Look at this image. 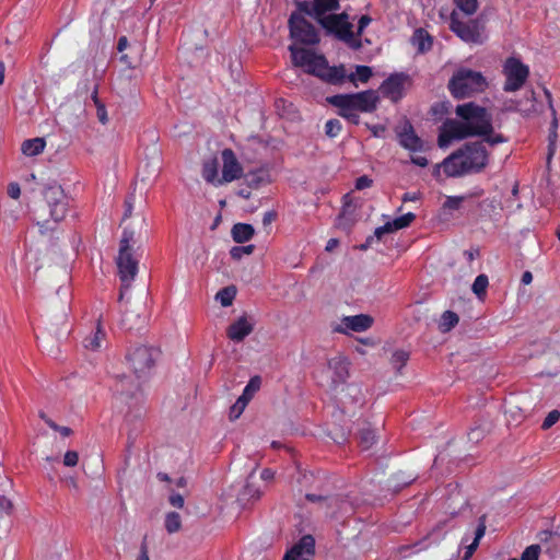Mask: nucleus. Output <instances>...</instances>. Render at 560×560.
<instances>
[{"instance_id":"obj_1","label":"nucleus","mask_w":560,"mask_h":560,"mask_svg":"<svg viewBox=\"0 0 560 560\" xmlns=\"http://www.w3.org/2000/svg\"><path fill=\"white\" fill-rule=\"evenodd\" d=\"M489 161V153L482 142L465 143L436 165L447 177H462L467 174L480 173Z\"/></svg>"},{"instance_id":"obj_2","label":"nucleus","mask_w":560,"mask_h":560,"mask_svg":"<svg viewBox=\"0 0 560 560\" xmlns=\"http://www.w3.org/2000/svg\"><path fill=\"white\" fill-rule=\"evenodd\" d=\"M455 114L459 119L451 124V130L458 139L472 138L493 130L492 115L486 107L474 102L457 105Z\"/></svg>"},{"instance_id":"obj_3","label":"nucleus","mask_w":560,"mask_h":560,"mask_svg":"<svg viewBox=\"0 0 560 560\" xmlns=\"http://www.w3.org/2000/svg\"><path fill=\"white\" fill-rule=\"evenodd\" d=\"M43 196L44 202L33 211L34 219L42 229L51 230L50 221L59 223L66 218L69 201L62 187L57 183L48 184L43 190Z\"/></svg>"},{"instance_id":"obj_4","label":"nucleus","mask_w":560,"mask_h":560,"mask_svg":"<svg viewBox=\"0 0 560 560\" xmlns=\"http://www.w3.org/2000/svg\"><path fill=\"white\" fill-rule=\"evenodd\" d=\"M487 88L486 77L480 71L466 67L455 70L447 84L450 93L457 100L472 97L485 92Z\"/></svg>"},{"instance_id":"obj_5","label":"nucleus","mask_w":560,"mask_h":560,"mask_svg":"<svg viewBox=\"0 0 560 560\" xmlns=\"http://www.w3.org/2000/svg\"><path fill=\"white\" fill-rule=\"evenodd\" d=\"M135 230L125 228L119 245L117 268L121 281L120 299L124 298L122 290L130 287L138 272V260L133 257L131 244L135 242Z\"/></svg>"},{"instance_id":"obj_6","label":"nucleus","mask_w":560,"mask_h":560,"mask_svg":"<svg viewBox=\"0 0 560 560\" xmlns=\"http://www.w3.org/2000/svg\"><path fill=\"white\" fill-rule=\"evenodd\" d=\"M335 107H349L361 113H373L378 105L380 97L376 91L366 90L352 94H337L327 98Z\"/></svg>"},{"instance_id":"obj_7","label":"nucleus","mask_w":560,"mask_h":560,"mask_svg":"<svg viewBox=\"0 0 560 560\" xmlns=\"http://www.w3.org/2000/svg\"><path fill=\"white\" fill-rule=\"evenodd\" d=\"M350 362L343 355H336L328 360L327 365L317 375L318 384L330 390L337 389L348 380Z\"/></svg>"},{"instance_id":"obj_8","label":"nucleus","mask_w":560,"mask_h":560,"mask_svg":"<svg viewBox=\"0 0 560 560\" xmlns=\"http://www.w3.org/2000/svg\"><path fill=\"white\" fill-rule=\"evenodd\" d=\"M450 28L463 42L468 44L480 45L487 39L485 25L479 20L460 21L456 11L451 13Z\"/></svg>"},{"instance_id":"obj_9","label":"nucleus","mask_w":560,"mask_h":560,"mask_svg":"<svg viewBox=\"0 0 560 560\" xmlns=\"http://www.w3.org/2000/svg\"><path fill=\"white\" fill-rule=\"evenodd\" d=\"M327 33L334 34L338 39L345 42L353 49L361 48V40L354 38L352 24L348 21L347 13L329 14L319 23Z\"/></svg>"},{"instance_id":"obj_10","label":"nucleus","mask_w":560,"mask_h":560,"mask_svg":"<svg viewBox=\"0 0 560 560\" xmlns=\"http://www.w3.org/2000/svg\"><path fill=\"white\" fill-rule=\"evenodd\" d=\"M158 351L144 345H138L127 353V361L138 378L149 375L154 366Z\"/></svg>"},{"instance_id":"obj_11","label":"nucleus","mask_w":560,"mask_h":560,"mask_svg":"<svg viewBox=\"0 0 560 560\" xmlns=\"http://www.w3.org/2000/svg\"><path fill=\"white\" fill-rule=\"evenodd\" d=\"M505 82L503 90L505 92H515L523 88L529 77V68L518 58L510 57L505 60L502 70Z\"/></svg>"},{"instance_id":"obj_12","label":"nucleus","mask_w":560,"mask_h":560,"mask_svg":"<svg viewBox=\"0 0 560 560\" xmlns=\"http://www.w3.org/2000/svg\"><path fill=\"white\" fill-rule=\"evenodd\" d=\"M289 50L295 67L304 68L307 73L319 78L326 62L323 55H317L310 49L300 48L295 45L289 46Z\"/></svg>"},{"instance_id":"obj_13","label":"nucleus","mask_w":560,"mask_h":560,"mask_svg":"<svg viewBox=\"0 0 560 560\" xmlns=\"http://www.w3.org/2000/svg\"><path fill=\"white\" fill-rule=\"evenodd\" d=\"M289 50L295 67L304 68L307 73L319 78L326 62L323 55H317L310 49L300 48L295 45L289 46Z\"/></svg>"},{"instance_id":"obj_14","label":"nucleus","mask_w":560,"mask_h":560,"mask_svg":"<svg viewBox=\"0 0 560 560\" xmlns=\"http://www.w3.org/2000/svg\"><path fill=\"white\" fill-rule=\"evenodd\" d=\"M289 28L290 35L295 42L305 45H315L319 42V36L314 25L299 13L291 14Z\"/></svg>"},{"instance_id":"obj_15","label":"nucleus","mask_w":560,"mask_h":560,"mask_svg":"<svg viewBox=\"0 0 560 560\" xmlns=\"http://www.w3.org/2000/svg\"><path fill=\"white\" fill-rule=\"evenodd\" d=\"M407 80V74L394 73L381 84L380 91L384 97L398 102L405 94V83Z\"/></svg>"},{"instance_id":"obj_16","label":"nucleus","mask_w":560,"mask_h":560,"mask_svg":"<svg viewBox=\"0 0 560 560\" xmlns=\"http://www.w3.org/2000/svg\"><path fill=\"white\" fill-rule=\"evenodd\" d=\"M221 156L223 166L220 182L225 184L241 178L243 176V167L233 150L224 149L221 153Z\"/></svg>"},{"instance_id":"obj_17","label":"nucleus","mask_w":560,"mask_h":560,"mask_svg":"<svg viewBox=\"0 0 560 560\" xmlns=\"http://www.w3.org/2000/svg\"><path fill=\"white\" fill-rule=\"evenodd\" d=\"M373 325V318L368 314L345 316L341 323L334 328V331L349 334L350 331L362 332L370 329Z\"/></svg>"},{"instance_id":"obj_18","label":"nucleus","mask_w":560,"mask_h":560,"mask_svg":"<svg viewBox=\"0 0 560 560\" xmlns=\"http://www.w3.org/2000/svg\"><path fill=\"white\" fill-rule=\"evenodd\" d=\"M300 9L320 23V20L327 19L329 14H334L332 12L339 9V2L338 0H314L311 5L300 3Z\"/></svg>"},{"instance_id":"obj_19","label":"nucleus","mask_w":560,"mask_h":560,"mask_svg":"<svg viewBox=\"0 0 560 560\" xmlns=\"http://www.w3.org/2000/svg\"><path fill=\"white\" fill-rule=\"evenodd\" d=\"M315 552V540L311 535L303 536L283 557V560H311Z\"/></svg>"},{"instance_id":"obj_20","label":"nucleus","mask_w":560,"mask_h":560,"mask_svg":"<svg viewBox=\"0 0 560 560\" xmlns=\"http://www.w3.org/2000/svg\"><path fill=\"white\" fill-rule=\"evenodd\" d=\"M539 544L542 555H547L550 559L560 558V535L557 533L544 530L539 533Z\"/></svg>"},{"instance_id":"obj_21","label":"nucleus","mask_w":560,"mask_h":560,"mask_svg":"<svg viewBox=\"0 0 560 560\" xmlns=\"http://www.w3.org/2000/svg\"><path fill=\"white\" fill-rule=\"evenodd\" d=\"M254 330V323L247 316H241L228 328V337L235 342L243 341Z\"/></svg>"},{"instance_id":"obj_22","label":"nucleus","mask_w":560,"mask_h":560,"mask_svg":"<svg viewBox=\"0 0 560 560\" xmlns=\"http://www.w3.org/2000/svg\"><path fill=\"white\" fill-rule=\"evenodd\" d=\"M399 144L409 151H421L423 141L416 135L411 124L406 122L398 132Z\"/></svg>"},{"instance_id":"obj_23","label":"nucleus","mask_w":560,"mask_h":560,"mask_svg":"<svg viewBox=\"0 0 560 560\" xmlns=\"http://www.w3.org/2000/svg\"><path fill=\"white\" fill-rule=\"evenodd\" d=\"M306 499L311 502L325 501L328 508H334L336 512L348 513L352 510L351 504L341 495L323 498L313 493L306 494Z\"/></svg>"},{"instance_id":"obj_24","label":"nucleus","mask_w":560,"mask_h":560,"mask_svg":"<svg viewBox=\"0 0 560 560\" xmlns=\"http://www.w3.org/2000/svg\"><path fill=\"white\" fill-rule=\"evenodd\" d=\"M347 77L345 66L340 65L330 67L326 61L319 79L330 84H340L345 79H347Z\"/></svg>"},{"instance_id":"obj_25","label":"nucleus","mask_w":560,"mask_h":560,"mask_svg":"<svg viewBox=\"0 0 560 560\" xmlns=\"http://www.w3.org/2000/svg\"><path fill=\"white\" fill-rule=\"evenodd\" d=\"M218 160L217 158H211L203 162L202 164V177L203 179L212 184L214 186H221L223 183L220 182L219 173H218Z\"/></svg>"},{"instance_id":"obj_26","label":"nucleus","mask_w":560,"mask_h":560,"mask_svg":"<svg viewBox=\"0 0 560 560\" xmlns=\"http://www.w3.org/2000/svg\"><path fill=\"white\" fill-rule=\"evenodd\" d=\"M515 109L524 116H532L540 113V108L536 102L535 92L530 91L526 93L524 100L516 103Z\"/></svg>"},{"instance_id":"obj_27","label":"nucleus","mask_w":560,"mask_h":560,"mask_svg":"<svg viewBox=\"0 0 560 560\" xmlns=\"http://www.w3.org/2000/svg\"><path fill=\"white\" fill-rule=\"evenodd\" d=\"M411 42L418 52L421 54L430 50L432 47V37L423 28L415 31Z\"/></svg>"},{"instance_id":"obj_28","label":"nucleus","mask_w":560,"mask_h":560,"mask_svg":"<svg viewBox=\"0 0 560 560\" xmlns=\"http://www.w3.org/2000/svg\"><path fill=\"white\" fill-rule=\"evenodd\" d=\"M486 528H487L486 515H481L479 517L478 526L475 530L474 540L466 547L467 550H466L465 557H464L465 560H468L472 556L475 550L478 548L480 539L485 536Z\"/></svg>"},{"instance_id":"obj_29","label":"nucleus","mask_w":560,"mask_h":560,"mask_svg":"<svg viewBox=\"0 0 560 560\" xmlns=\"http://www.w3.org/2000/svg\"><path fill=\"white\" fill-rule=\"evenodd\" d=\"M231 233L234 242L245 243L253 237L255 230L250 224L236 223L233 225Z\"/></svg>"},{"instance_id":"obj_30","label":"nucleus","mask_w":560,"mask_h":560,"mask_svg":"<svg viewBox=\"0 0 560 560\" xmlns=\"http://www.w3.org/2000/svg\"><path fill=\"white\" fill-rule=\"evenodd\" d=\"M46 142L43 138H33L25 140L21 145V151L26 156H36L45 149Z\"/></svg>"},{"instance_id":"obj_31","label":"nucleus","mask_w":560,"mask_h":560,"mask_svg":"<svg viewBox=\"0 0 560 560\" xmlns=\"http://www.w3.org/2000/svg\"><path fill=\"white\" fill-rule=\"evenodd\" d=\"M105 335L106 334H105L103 327L101 326V323L98 322L96 330L92 335L84 338V340H83L84 348L92 350V351L100 350L102 348Z\"/></svg>"},{"instance_id":"obj_32","label":"nucleus","mask_w":560,"mask_h":560,"mask_svg":"<svg viewBox=\"0 0 560 560\" xmlns=\"http://www.w3.org/2000/svg\"><path fill=\"white\" fill-rule=\"evenodd\" d=\"M255 470H253L246 481V485L244 486L243 490L240 492L237 500L242 503L249 502L252 500H258L261 495V491L249 482V479L253 477Z\"/></svg>"},{"instance_id":"obj_33","label":"nucleus","mask_w":560,"mask_h":560,"mask_svg":"<svg viewBox=\"0 0 560 560\" xmlns=\"http://www.w3.org/2000/svg\"><path fill=\"white\" fill-rule=\"evenodd\" d=\"M244 180L249 188L257 189L268 180V174L262 170L248 172L244 175Z\"/></svg>"},{"instance_id":"obj_34","label":"nucleus","mask_w":560,"mask_h":560,"mask_svg":"<svg viewBox=\"0 0 560 560\" xmlns=\"http://www.w3.org/2000/svg\"><path fill=\"white\" fill-rule=\"evenodd\" d=\"M260 385L261 378L257 375L253 376L245 386L243 394L238 398L248 404L254 395L259 390Z\"/></svg>"},{"instance_id":"obj_35","label":"nucleus","mask_w":560,"mask_h":560,"mask_svg":"<svg viewBox=\"0 0 560 560\" xmlns=\"http://www.w3.org/2000/svg\"><path fill=\"white\" fill-rule=\"evenodd\" d=\"M456 122V119H447L443 125V131L440 133L438 143L440 148H446L451 143L452 140H459L457 137L453 136L451 130V124Z\"/></svg>"},{"instance_id":"obj_36","label":"nucleus","mask_w":560,"mask_h":560,"mask_svg":"<svg viewBox=\"0 0 560 560\" xmlns=\"http://www.w3.org/2000/svg\"><path fill=\"white\" fill-rule=\"evenodd\" d=\"M376 441V435L370 427L363 428L359 432V444L362 450H370Z\"/></svg>"},{"instance_id":"obj_37","label":"nucleus","mask_w":560,"mask_h":560,"mask_svg":"<svg viewBox=\"0 0 560 560\" xmlns=\"http://www.w3.org/2000/svg\"><path fill=\"white\" fill-rule=\"evenodd\" d=\"M372 77V69L368 66H357L355 72L350 73L347 79L352 82L355 86V81L366 83Z\"/></svg>"},{"instance_id":"obj_38","label":"nucleus","mask_w":560,"mask_h":560,"mask_svg":"<svg viewBox=\"0 0 560 560\" xmlns=\"http://www.w3.org/2000/svg\"><path fill=\"white\" fill-rule=\"evenodd\" d=\"M481 194L482 191L480 190L478 192L469 194L466 196H448L443 203V208L448 210H458L465 200L475 196H480Z\"/></svg>"},{"instance_id":"obj_39","label":"nucleus","mask_w":560,"mask_h":560,"mask_svg":"<svg viewBox=\"0 0 560 560\" xmlns=\"http://www.w3.org/2000/svg\"><path fill=\"white\" fill-rule=\"evenodd\" d=\"M142 323H143V319H141V317L138 314H135L131 311L124 312L121 322H120L121 326L127 330L138 329L140 326L138 324H142Z\"/></svg>"},{"instance_id":"obj_40","label":"nucleus","mask_w":560,"mask_h":560,"mask_svg":"<svg viewBox=\"0 0 560 560\" xmlns=\"http://www.w3.org/2000/svg\"><path fill=\"white\" fill-rule=\"evenodd\" d=\"M182 527L180 515L176 512H168L165 515V529L168 534L177 533Z\"/></svg>"},{"instance_id":"obj_41","label":"nucleus","mask_w":560,"mask_h":560,"mask_svg":"<svg viewBox=\"0 0 560 560\" xmlns=\"http://www.w3.org/2000/svg\"><path fill=\"white\" fill-rule=\"evenodd\" d=\"M458 320L459 318L456 313L452 311H445L441 317L440 328L442 331H450L457 325Z\"/></svg>"},{"instance_id":"obj_42","label":"nucleus","mask_w":560,"mask_h":560,"mask_svg":"<svg viewBox=\"0 0 560 560\" xmlns=\"http://www.w3.org/2000/svg\"><path fill=\"white\" fill-rule=\"evenodd\" d=\"M409 360V352L405 350H396L390 358V363L397 372H400L401 369L406 365Z\"/></svg>"},{"instance_id":"obj_43","label":"nucleus","mask_w":560,"mask_h":560,"mask_svg":"<svg viewBox=\"0 0 560 560\" xmlns=\"http://www.w3.org/2000/svg\"><path fill=\"white\" fill-rule=\"evenodd\" d=\"M488 284H489L488 277L482 273V275L477 276V278L475 279V281L472 283L471 290L478 298H481L482 295L486 294Z\"/></svg>"},{"instance_id":"obj_44","label":"nucleus","mask_w":560,"mask_h":560,"mask_svg":"<svg viewBox=\"0 0 560 560\" xmlns=\"http://www.w3.org/2000/svg\"><path fill=\"white\" fill-rule=\"evenodd\" d=\"M455 5L466 15H472L478 10V0H453Z\"/></svg>"},{"instance_id":"obj_45","label":"nucleus","mask_w":560,"mask_h":560,"mask_svg":"<svg viewBox=\"0 0 560 560\" xmlns=\"http://www.w3.org/2000/svg\"><path fill=\"white\" fill-rule=\"evenodd\" d=\"M235 298V290L233 288H223L220 290L215 299L221 303L222 306L226 307L230 306Z\"/></svg>"},{"instance_id":"obj_46","label":"nucleus","mask_w":560,"mask_h":560,"mask_svg":"<svg viewBox=\"0 0 560 560\" xmlns=\"http://www.w3.org/2000/svg\"><path fill=\"white\" fill-rule=\"evenodd\" d=\"M545 96L547 98V102H548V106L551 110V114H552V121H551V126H550V136L549 138L550 139H553L557 137V133H556V129L558 127V120H557V117H556V109L553 107V104H552V97H551V93L549 90L545 89Z\"/></svg>"},{"instance_id":"obj_47","label":"nucleus","mask_w":560,"mask_h":560,"mask_svg":"<svg viewBox=\"0 0 560 560\" xmlns=\"http://www.w3.org/2000/svg\"><path fill=\"white\" fill-rule=\"evenodd\" d=\"M416 215L412 212H408L404 215H400L392 221V225L394 229L401 230L411 224V222L415 220Z\"/></svg>"},{"instance_id":"obj_48","label":"nucleus","mask_w":560,"mask_h":560,"mask_svg":"<svg viewBox=\"0 0 560 560\" xmlns=\"http://www.w3.org/2000/svg\"><path fill=\"white\" fill-rule=\"evenodd\" d=\"M480 137H482V141H481L482 144L488 143L491 147H494L497 144L504 143L508 141V139L503 135L494 133L493 130L488 133L481 135Z\"/></svg>"},{"instance_id":"obj_49","label":"nucleus","mask_w":560,"mask_h":560,"mask_svg":"<svg viewBox=\"0 0 560 560\" xmlns=\"http://www.w3.org/2000/svg\"><path fill=\"white\" fill-rule=\"evenodd\" d=\"M487 433V429L482 424H476L468 432V440L472 443L481 441Z\"/></svg>"},{"instance_id":"obj_50","label":"nucleus","mask_w":560,"mask_h":560,"mask_svg":"<svg viewBox=\"0 0 560 560\" xmlns=\"http://www.w3.org/2000/svg\"><path fill=\"white\" fill-rule=\"evenodd\" d=\"M347 396L354 405H361L362 402V393L361 388L355 384H349L346 388Z\"/></svg>"},{"instance_id":"obj_51","label":"nucleus","mask_w":560,"mask_h":560,"mask_svg":"<svg viewBox=\"0 0 560 560\" xmlns=\"http://www.w3.org/2000/svg\"><path fill=\"white\" fill-rule=\"evenodd\" d=\"M341 122L338 119H329L325 125V133L330 137H337L341 131Z\"/></svg>"},{"instance_id":"obj_52","label":"nucleus","mask_w":560,"mask_h":560,"mask_svg":"<svg viewBox=\"0 0 560 560\" xmlns=\"http://www.w3.org/2000/svg\"><path fill=\"white\" fill-rule=\"evenodd\" d=\"M337 108L339 109V112H338L339 116L343 117L351 124H354V125L360 124V116L358 114L359 112L353 110L349 107H347V108L346 107H337Z\"/></svg>"},{"instance_id":"obj_53","label":"nucleus","mask_w":560,"mask_h":560,"mask_svg":"<svg viewBox=\"0 0 560 560\" xmlns=\"http://www.w3.org/2000/svg\"><path fill=\"white\" fill-rule=\"evenodd\" d=\"M254 250V245L246 246H234L231 248V257L235 260H240L244 255H250Z\"/></svg>"},{"instance_id":"obj_54","label":"nucleus","mask_w":560,"mask_h":560,"mask_svg":"<svg viewBox=\"0 0 560 560\" xmlns=\"http://www.w3.org/2000/svg\"><path fill=\"white\" fill-rule=\"evenodd\" d=\"M540 552V546L530 545L523 551L521 560H538Z\"/></svg>"},{"instance_id":"obj_55","label":"nucleus","mask_w":560,"mask_h":560,"mask_svg":"<svg viewBox=\"0 0 560 560\" xmlns=\"http://www.w3.org/2000/svg\"><path fill=\"white\" fill-rule=\"evenodd\" d=\"M42 419L45 420V422L47 423V425L49 428H51L52 430L59 432L61 435L63 436H69L71 434V429L69 427H61V425H58L56 422H54L51 419L49 418H46L44 415H40Z\"/></svg>"},{"instance_id":"obj_56","label":"nucleus","mask_w":560,"mask_h":560,"mask_svg":"<svg viewBox=\"0 0 560 560\" xmlns=\"http://www.w3.org/2000/svg\"><path fill=\"white\" fill-rule=\"evenodd\" d=\"M559 419H560V412L558 410H552L545 418V420L541 424V428L544 430H547V429L551 428L553 424H556Z\"/></svg>"},{"instance_id":"obj_57","label":"nucleus","mask_w":560,"mask_h":560,"mask_svg":"<svg viewBox=\"0 0 560 560\" xmlns=\"http://www.w3.org/2000/svg\"><path fill=\"white\" fill-rule=\"evenodd\" d=\"M246 406L247 404L238 398L236 402L231 407L230 417L232 419H237L242 415Z\"/></svg>"},{"instance_id":"obj_58","label":"nucleus","mask_w":560,"mask_h":560,"mask_svg":"<svg viewBox=\"0 0 560 560\" xmlns=\"http://www.w3.org/2000/svg\"><path fill=\"white\" fill-rule=\"evenodd\" d=\"M79 462V454L75 451H68L63 456V464L67 467H74Z\"/></svg>"},{"instance_id":"obj_59","label":"nucleus","mask_w":560,"mask_h":560,"mask_svg":"<svg viewBox=\"0 0 560 560\" xmlns=\"http://www.w3.org/2000/svg\"><path fill=\"white\" fill-rule=\"evenodd\" d=\"M136 196L133 192L129 194L125 200V212H124V220L129 218L133 210Z\"/></svg>"},{"instance_id":"obj_60","label":"nucleus","mask_w":560,"mask_h":560,"mask_svg":"<svg viewBox=\"0 0 560 560\" xmlns=\"http://www.w3.org/2000/svg\"><path fill=\"white\" fill-rule=\"evenodd\" d=\"M372 183H373V180L369 176L363 175V176H360L359 178H357L355 188L358 190H363L365 188L371 187Z\"/></svg>"},{"instance_id":"obj_61","label":"nucleus","mask_w":560,"mask_h":560,"mask_svg":"<svg viewBox=\"0 0 560 560\" xmlns=\"http://www.w3.org/2000/svg\"><path fill=\"white\" fill-rule=\"evenodd\" d=\"M95 107H96V116L98 118V121L103 125H106L108 121V117H107V110H106L104 103H102Z\"/></svg>"},{"instance_id":"obj_62","label":"nucleus","mask_w":560,"mask_h":560,"mask_svg":"<svg viewBox=\"0 0 560 560\" xmlns=\"http://www.w3.org/2000/svg\"><path fill=\"white\" fill-rule=\"evenodd\" d=\"M170 503L178 509H182L184 506V498L179 493H173L170 495Z\"/></svg>"},{"instance_id":"obj_63","label":"nucleus","mask_w":560,"mask_h":560,"mask_svg":"<svg viewBox=\"0 0 560 560\" xmlns=\"http://www.w3.org/2000/svg\"><path fill=\"white\" fill-rule=\"evenodd\" d=\"M8 195L13 198V199H18L21 195V188L19 186V184L16 183H11L9 186H8Z\"/></svg>"},{"instance_id":"obj_64","label":"nucleus","mask_w":560,"mask_h":560,"mask_svg":"<svg viewBox=\"0 0 560 560\" xmlns=\"http://www.w3.org/2000/svg\"><path fill=\"white\" fill-rule=\"evenodd\" d=\"M277 218L276 211H267L262 217V224L265 226L270 225Z\"/></svg>"}]
</instances>
